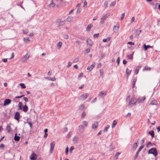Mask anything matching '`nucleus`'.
Masks as SVG:
<instances>
[{"label":"nucleus","mask_w":160,"mask_h":160,"mask_svg":"<svg viewBox=\"0 0 160 160\" xmlns=\"http://www.w3.org/2000/svg\"><path fill=\"white\" fill-rule=\"evenodd\" d=\"M62 42L60 41L57 44V47L58 48V49H60L62 45Z\"/></svg>","instance_id":"obj_24"},{"label":"nucleus","mask_w":160,"mask_h":160,"mask_svg":"<svg viewBox=\"0 0 160 160\" xmlns=\"http://www.w3.org/2000/svg\"><path fill=\"white\" fill-rule=\"evenodd\" d=\"M125 14L124 12L122 14L121 17V20H122L123 19L124 17L125 16Z\"/></svg>","instance_id":"obj_50"},{"label":"nucleus","mask_w":160,"mask_h":160,"mask_svg":"<svg viewBox=\"0 0 160 160\" xmlns=\"http://www.w3.org/2000/svg\"><path fill=\"white\" fill-rule=\"evenodd\" d=\"M89 96V94L87 93H84L82 94L79 98V99L82 101H83L86 99Z\"/></svg>","instance_id":"obj_5"},{"label":"nucleus","mask_w":160,"mask_h":160,"mask_svg":"<svg viewBox=\"0 0 160 160\" xmlns=\"http://www.w3.org/2000/svg\"><path fill=\"white\" fill-rule=\"evenodd\" d=\"M117 123V122L115 120L113 121L112 125V128H114Z\"/></svg>","instance_id":"obj_37"},{"label":"nucleus","mask_w":160,"mask_h":160,"mask_svg":"<svg viewBox=\"0 0 160 160\" xmlns=\"http://www.w3.org/2000/svg\"><path fill=\"white\" fill-rule=\"evenodd\" d=\"M84 130V127L82 125L79 126V131L81 133H83Z\"/></svg>","instance_id":"obj_13"},{"label":"nucleus","mask_w":160,"mask_h":160,"mask_svg":"<svg viewBox=\"0 0 160 160\" xmlns=\"http://www.w3.org/2000/svg\"><path fill=\"white\" fill-rule=\"evenodd\" d=\"M84 108V105L82 104L80 105L79 107V108L81 110H83Z\"/></svg>","instance_id":"obj_47"},{"label":"nucleus","mask_w":160,"mask_h":160,"mask_svg":"<svg viewBox=\"0 0 160 160\" xmlns=\"http://www.w3.org/2000/svg\"><path fill=\"white\" fill-rule=\"evenodd\" d=\"M4 146L3 144H2L0 145V149H2L4 148Z\"/></svg>","instance_id":"obj_62"},{"label":"nucleus","mask_w":160,"mask_h":160,"mask_svg":"<svg viewBox=\"0 0 160 160\" xmlns=\"http://www.w3.org/2000/svg\"><path fill=\"white\" fill-rule=\"evenodd\" d=\"M72 19H73L72 17L68 16L67 19V20L68 22H70L72 20Z\"/></svg>","instance_id":"obj_33"},{"label":"nucleus","mask_w":160,"mask_h":160,"mask_svg":"<svg viewBox=\"0 0 160 160\" xmlns=\"http://www.w3.org/2000/svg\"><path fill=\"white\" fill-rule=\"evenodd\" d=\"M95 62H93L91 66H88L87 67V70L91 71L95 67Z\"/></svg>","instance_id":"obj_12"},{"label":"nucleus","mask_w":160,"mask_h":160,"mask_svg":"<svg viewBox=\"0 0 160 160\" xmlns=\"http://www.w3.org/2000/svg\"><path fill=\"white\" fill-rule=\"evenodd\" d=\"M92 27V25L91 24H89L88 25L86 28V30L88 31H89L90 30V28H91Z\"/></svg>","instance_id":"obj_32"},{"label":"nucleus","mask_w":160,"mask_h":160,"mask_svg":"<svg viewBox=\"0 0 160 160\" xmlns=\"http://www.w3.org/2000/svg\"><path fill=\"white\" fill-rule=\"evenodd\" d=\"M22 103L21 102H19L18 105V109L19 110L22 109Z\"/></svg>","instance_id":"obj_31"},{"label":"nucleus","mask_w":160,"mask_h":160,"mask_svg":"<svg viewBox=\"0 0 160 160\" xmlns=\"http://www.w3.org/2000/svg\"><path fill=\"white\" fill-rule=\"evenodd\" d=\"M79 61V58H76L74 59L73 61V63H76L78 62Z\"/></svg>","instance_id":"obj_39"},{"label":"nucleus","mask_w":160,"mask_h":160,"mask_svg":"<svg viewBox=\"0 0 160 160\" xmlns=\"http://www.w3.org/2000/svg\"><path fill=\"white\" fill-rule=\"evenodd\" d=\"M150 104L152 105H156L157 104V102L156 100H154L151 102Z\"/></svg>","instance_id":"obj_35"},{"label":"nucleus","mask_w":160,"mask_h":160,"mask_svg":"<svg viewBox=\"0 0 160 160\" xmlns=\"http://www.w3.org/2000/svg\"><path fill=\"white\" fill-rule=\"evenodd\" d=\"M28 108L26 104H25L23 108V110L25 112H27L28 110Z\"/></svg>","instance_id":"obj_26"},{"label":"nucleus","mask_w":160,"mask_h":160,"mask_svg":"<svg viewBox=\"0 0 160 160\" xmlns=\"http://www.w3.org/2000/svg\"><path fill=\"white\" fill-rule=\"evenodd\" d=\"M142 66L140 65H139L136 68L135 70V73L136 74H138V71L140 68H141Z\"/></svg>","instance_id":"obj_21"},{"label":"nucleus","mask_w":160,"mask_h":160,"mask_svg":"<svg viewBox=\"0 0 160 160\" xmlns=\"http://www.w3.org/2000/svg\"><path fill=\"white\" fill-rule=\"evenodd\" d=\"M151 69V68L148 67H145L144 69V70H150Z\"/></svg>","instance_id":"obj_51"},{"label":"nucleus","mask_w":160,"mask_h":160,"mask_svg":"<svg viewBox=\"0 0 160 160\" xmlns=\"http://www.w3.org/2000/svg\"><path fill=\"white\" fill-rule=\"evenodd\" d=\"M20 138V137L17 135V134L16 133L14 138V139L16 141H19Z\"/></svg>","instance_id":"obj_27"},{"label":"nucleus","mask_w":160,"mask_h":160,"mask_svg":"<svg viewBox=\"0 0 160 160\" xmlns=\"http://www.w3.org/2000/svg\"><path fill=\"white\" fill-rule=\"evenodd\" d=\"M55 6L57 7L58 6V5L57 4L56 2L54 0H51V2L49 4L48 7L50 8H53Z\"/></svg>","instance_id":"obj_6"},{"label":"nucleus","mask_w":160,"mask_h":160,"mask_svg":"<svg viewBox=\"0 0 160 160\" xmlns=\"http://www.w3.org/2000/svg\"><path fill=\"white\" fill-rule=\"evenodd\" d=\"M11 100L10 99H6L4 101L3 105L4 106H7L10 104L11 103Z\"/></svg>","instance_id":"obj_9"},{"label":"nucleus","mask_w":160,"mask_h":160,"mask_svg":"<svg viewBox=\"0 0 160 160\" xmlns=\"http://www.w3.org/2000/svg\"><path fill=\"white\" fill-rule=\"evenodd\" d=\"M143 48L144 51H146L148 48H152V47L150 46V45L146 46L145 44L143 45Z\"/></svg>","instance_id":"obj_23"},{"label":"nucleus","mask_w":160,"mask_h":160,"mask_svg":"<svg viewBox=\"0 0 160 160\" xmlns=\"http://www.w3.org/2000/svg\"><path fill=\"white\" fill-rule=\"evenodd\" d=\"M152 146V144L150 142H149L146 145V146H147V148H149L150 146Z\"/></svg>","instance_id":"obj_44"},{"label":"nucleus","mask_w":160,"mask_h":160,"mask_svg":"<svg viewBox=\"0 0 160 160\" xmlns=\"http://www.w3.org/2000/svg\"><path fill=\"white\" fill-rule=\"evenodd\" d=\"M146 99L145 96L143 97L139 96L136 100V102L138 103H141L143 102Z\"/></svg>","instance_id":"obj_3"},{"label":"nucleus","mask_w":160,"mask_h":160,"mask_svg":"<svg viewBox=\"0 0 160 160\" xmlns=\"http://www.w3.org/2000/svg\"><path fill=\"white\" fill-rule=\"evenodd\" d=\"M131 71V70H129L127 68L126 69V72L127 74V78H128L129 75L130 74Z\"/></svg>","instance_id":"obj_22"},{"label":"nucleus","mask_w":160,"mask_h":160,"mask_svg":"<svg viewBox=\"0 0 160 160\" xmlns=\"http://www.w3.org/2000/svg\"><path fill=\"white\" fill-rule=\"evenodd\" d=\"M20 117V114L19 112H16L14 116V118L17 121H19Z\"/></svg>","instance_id":"obj_11"},{"label":"nucleus","mask_w":160,"mask_h":160,"mask_svg":"<svg viewBox=\"0 0 160 160\" xmlns=\"http://www.w3.org/2000/svg\"><path fill=\"white\" fill-rule=\"evenodd\" d=\"M72 141L74 143L77 144L79 141V138L77 136H75L72 139Z\"/></svg>","instance_id":"obj_8"},{"label":"nucleus","mask_w":160,"mask_h":160,"mask_svg":"<svg viewBox=\"0 0 160 160\" xmlns=\"http://www.w3.org/2000/svg\"><path fill=\"white\" fill-rule=\"evenodd\" d=\"M49 80H50L52 81H56V79L55 77H53L52 78H50V79H49Z\"/></svg>","instance_id":"obj_61"},{"label":"nucleus","mask_w":160,"mask_h":160,"mask_svg":"<svg viewBox=\"0 0 160 160\" xmlns=\"http://www.w3.org/2000/svg\"><path fill=\"white\" fill-rule=\"evenodd\" d=\"M37 156L36 154L34 153H33L31 155L30 158V159L31 160H36V157Z\"/></svg>","instance_id":"obj_17"},{"label":"nucleus","mask_w":160,"mask_h":160,"mask_svg":"<svg viewBox=\"0 0 160 160\" xmlns=\"http://www.w3.org/2000/svg\"><path fill=\"white\" fill-rule=\"evenodd\" d=\"M23 99L26 102H28V98L26 97H24Z\"/></svg>","instance_id":"obj_64"},{"label":"nucleus","mask_w":160,"mask_h":160,"mask_svg":"<svg viewBox=\"0 0 160 160\" xmlns=\"http://www.w3.org/2000/svg\"><path fill=\"white\" fill-rule=\"evenodd\" d=\"M20 86L22 87V88H26V87L25 84L23 83H21L20 84Z\"/></svg>","instance_id":"obj_43"},{"label":"nucleus","mask_w":160,"mask_h":160,"mask_svg":"<svg viewBox=\"0 0 160 160\" xmlns=\"http://www.w3.org/2000/svg\"><path fill=\"white\" fill-rule=\"evenodd\" d=\"M6 130L8 132H10L11 130V128L10 125H7L6 128Z\"/></svg>","instance_id":"obj_28"},{"label":"nucleus","mask_w":160,"mask_h":160,"mask_svg":"<svg viewBox=\"0 0 160 160\" xmlns=\"http://www.w3.org/2000/svg\"><path fill=\"white\" fill-rule=\"evenodd\" d=\"M74 149V148L73 146L71 147H70V150H69L70 152H72V150H73Z\"/></svg>","instance_id":"obj_54"},{"label":"nucleus","mask_w":160,"mask_h":160,"mask_svg":"<svg viewBox=\"0 0 160 160\" xmlns=\"http://www.w3.org/2000/svg\"><path fill=\"white\" fill-rule=\"evenodd\" d=\"M81 12V9L80 8H78L77 13H79Z\"/></svg>","instance_id":"obj_55"},{"label":"nucleus","mask_w":160,"mask_h":160,"mask_svg":"<svg viewBox=\"0 0 160 160\" xmlns=\"http://www.w3.org/2000/svg\"><path fill=\"white\" fill-rule=\"evenodd\" d=\"M119 28V25L114 26L113 28V31L115 33H117Z\"/></svg>","instance_id":"obj_18"},{"label":"nucleus","mask_w":160,"mask_h":160,"mask_svg":"<svg viewBox=\"0 0 160 160\" xmlns=\"http://www.w3.org/2000/svg\"><path fill=\"white\" fill-rule=\"evenodd\" d=\"M55 145V142H52L50 145V154H51L52 153L54 149V147Z\"/></svg>","instance_id":"obj_7"},{"label":"nucleus","mask_w":160,"mask_h":160,"mask_svg":"<svg viewBox=\"0 0 160 160\" xmlns=\"http://www.w3.org/2000/svg\"><path fill=\"white\" fill-rule=\"evenodd\" d=\"M72 64V62H69L68 63V65H67V67L68 68H69L71 66Z\"/></svg>","instance_id":"obj_58"},{"label":"nucleus","mask_w":160,"mask_h":160,"mask_svg":"<svg viewBox=\"0 0 160 160\" xmlns=\"http://www.w3.org/2000/svg\"><path fill=\"white\" fill-rule=\"evenodd\" d=\"M98 35H99L98 33L95 34L93 35V37L94 38H97L98 37Z\"/></svg>","instance_id":"obj_59"},{"label":"nucleus","mask_w":160,"mask_h":160,"mask_svg":"<svg viewBox=\"0 0 160 160\" xmlns=\"http://www.w3.org/2000/svg\"><path fill=\"white\" fill-rule=\"evenodd\" d=\"M120 61V58L119 57H118L117 58V63H118V65H119Z\"/></svg>","instance_id":"obj_57"},{"label":"nucleus","mask_w":160,"mask_h":160,"mask_svg":"<svg viewBox=\"0 0 160 160\" xmlns=\"http://www.w3.org/2000/svg\"><path fill=\"white\" fill-rule=\"evenodd\" d=\"M99 72L100 75V76L102 78L103 77V71L102 69H100L99 70Z\"/></svg>","instance_id":"obj_34"},{"label":"nucleus","mask_w":160,"mask_h":160,"mask_svg":"<svg viewBox=\"0 0 160 160\" xmlns=\"http://www.w3.org/2000/svg\"><path fill=\"white\" fill-rule=\"evenodd\" d=\"M63 38L65 39H67L69 37L68 34H65L63 35Z\"/></svg>","instance_id":"obj_40"},{"label":"nucleus","mask_w":160,"mask_h":160,"mask_svg":"<svg viewBox=\"0 0 160 160\" xmlns=\"http://www.w3.org/2000/svg\"><path fill=\"white\" fill-rule=\"evenodd\" d=\"M120 153L119 152H117L115 155L114 156V158H115L116 159H117L118 158V156L120 154Z\"/></svg>","instance_id":"obj_41"},{"label":"nucleus","mask_w":160,"mask_h":160,"mask_svg":"<svg viewBox=\"0 0 160 160\" xmlns=\"http://www.w3.org/2000/svg\"><path fill=\"white\" fill-rule=\"evenodd\" d=\"M126 101L127 102L128 106L130 107H132L137 102L134 98H132L130 99V96H128L126 98Z\"/></svg>","instance_id":"obj_1"},{"label":"nucleus","mask_w":160,"mask_h":160,"mask_svg":"<svg viewBox=\"0 0 160 160\" xmlns=\"http://www.w3.org/2000/svg\"><path fill=\"white\" fill-rule=\"evenodd\" d=\"M90 48H87L86 50V51H85L86 52H85V53H89L90 52Z\"/></svg>","instance_id":"obj_52"},{"label":"nucleus","mask_w":160,"mask_h":160,"mask_svg":"<svg viewBox=\"0 0 160 160\" xmlns=\"http://www.w3.org/2000/svg\"><path fill=\"white\" fill-rule=\"evenodd\" d=\"M144 147L143 145H142L138 149L136 152V153L135 155V158H136L138 155L139 152Z\"/></svg>","instance_id":"obj_15"},{"label":"nucleus","mask_w":160,"mask_h":160,"mask_svg":"<svg viewBox=\"0 0 160 160\" xmlns=\"http://www.w3.org/2000/svg\"><path fill=\"white\" fill-rule=\"evenodd\" d=\"M149 154H153L155 157L157 155V150L156 148H152L150 149L148 152Z\"/></svg>","instance_id":"obj_4"},{"label":"nucleus","mask_w":160,"mask_h":160,"mask_svg":"<svg viewBox=\"0 0 160 160\" xmlns=\"http://www.w3.org/2000/svg\"><path fill=\"white\" fill-rule=\"evenodd\" d=\"M109 127H110L109 125H107L106 126L105 128L103 130V132H107V131H108V129L109 128Z\"/></svg>","instance_id":"obj_36"},{"label":"nucleus","mask_w":160,"mask_h":160,"mask_svg":"<svg viewBox=\"0 0 160 160\" xmlns=\"http://www.w3.org/2000/svg\"><path fill=\"white\" fill-rule=\"evenodd\" d=\"M86 115V113L85 112H83L82 113V118H83L85 117V116Z\"/></svg>","instance_id":"obj_60"},{"label":"nucleus","mask_w":160,"mask_h":160,"mask_svg":"<svg viewBox=\"0 0 160 160\" xmlns=\"http://www.w3.org/2000/svg\"><path fill=\"white\" fill-rule=\"evenodd\" d=\"M108 5V2L107 1H105L104 2V7L105 8H106Z\"/></svg>","instance_id":"obj_48"},{"label":"nucleus","mask_w":160,"mask_h":160,"mask_svg":"<svg viewBox=\"0 0 160 160\" xmlns=\"http://www.w3.org/2000/svg\"><path fill=\"white\" fill-rule=\"evenodd\" d=\"M81 42L77 40L74 42L75 45L76 47L78 48H80Z\"/></svg>","instance_id":"obj_14"},{"label":"nucleus","mask_w":160,"mask_h":160,"mask_svg":"<svg viewBox=\"0 0 160 160\" xmlns=\"http://www.w3.org/2000/svg\"><path fill=\"white\" fill-rule=\"evenodd\" d=\"M98 125V123L97 122L96 123L92 124V128L93 129H95L97 128Z\"/></svg>","instance_id":"obj_25"},{"label":"nucleus","mask_w":160,"mask_h":160,"mask_svg":"<svg viewBox=\"0 0 160 160\" xmlns=\"http://www.w3.org/2000/svg\"><path fill=\"white\" fill-rule=\"evenodd\" d=\"M23 40L25 42H26L27 41H30L29 38H23Z\"/></svg>","instance_id":"obj_46"},{"label":"nucleus","mask_w":160,"mask_h":160,"mask_svg":"<svg viewBox=\"0 0 160 160\" xmlns=\"http://www.w3.org/2000/svg\"><path fill=\"white\" fill-rule=\"evenodd\" d=\"M29 56L28 54H26L22 58V62H25L26 60L28 59L29 58Z\"/></svg>","instance_id":"obj_19"},{"label":"nucleus","mask_w":160,"mask_h":160,"mask_svg":"<svg viewBox=\"0 0 160 160\" xmlns=\"http://www.w3.org/2000/svg\"><path fill=\"white\" fill-rule=\"evenodd\" d=\"M141 31L140 30H137L136 32V34L138 35H139L140 33L141 32Z\"/></svg>","instance_id":"obj_45"},{"label":"nucleus","mask_w":160,"mask_h":160,"mask_svg":"<svg viewBox=\"0 0 160 160\" xmlns=\"http://www.w3.org/2000/svg\"><path fill=\"white\" fill-rule=\"evenodd\" d=\"M135 18L134 17H132L131 19V23H132L133 22L135 21Z\"/></svg>","instance_id":"obj_63"},{"label":"nucleus","mask_w":160,"mask_h":160,"mask_svg":"<svg viewBox=\"0 0 160 160\" xmlns=\"http://www.w3.org/2000/svg\"><path fill=\"white\" fill-rule=\"evenodd\" d=\"M57 23L59 26H63L64 25L65 23V22L63 21H62L60 19H58L57 21Z\"/></svg>","instance_id":"obj_10"},{"label":"nucleus","mask_w":160,"mask_h":160,"mask_svg":"<svg viewBox=\"0 0 160 160\" xmlns=\"http://www.w3.org/2000/svg\"><path fill=\"white\" fill-rule=\"evenodd\" d=\"M87 44L90 46H92L93 44V42L90 39H88L87 40Z\"/></svg>","instance_id":"obj_20"},{"label":"nucleus","mask_w":160,"mask_h":160,"mask_svg":"<svg viewBox=\"0 0 160 160\" xmlns=\"http://www.w3.org/2000/svg\"><path fill=\"white\" fill-rule=\"evenodd\" d=\"M82 123L85 126V127L88 126V122L86 121H84L82 122Z\"/></svg>","instance_id":"obj_30"},{"label":"nucleus","mask_w":160,"mask_h":160,"mask_svg":"<svg viewBox=\"0 0 160 160\" xmlns=\"http://www.w3.org/2000/svg\"><path fill=\"white\" fill-rule=\"evenodd\" d=\"M137 143H138L137 142H135L133 144V148H134L135 150L136 149V148H137V146H138Z\"/></svg>","instance_id":"obj_38"},{"label":"nucleus","mask_w":160,"mask_h":160,"mask_svg":"<svg viewBox=\"0 0 160 160\" xmlns=\"http://www.w3.org/2000/svg\"><path fill=\"white\" fill-rule=\"evenodd\" d=\"M132 55H133V54H132L131 55H128V58L129 59H132L133 58Z\"/></svg>","instance_id":"obj_56"},{"label":"nucleus","mask_w":160,"mask_h":160,"mask_svg":"<svg viewBox=\"0 0 160 160\" xmlns=\"http://www.w3.org/2000/svg\"><path fill=\"white\" fill-rule=\"evenodd\" d=\"M106 94L107 93L106 92H104V91H101L99 93L98 96L101 98H103V96H106Z\"/></svg>","instance_id":"obj_16"},{"label":"nucleus","mask_w":160,"mask_h":160,"mask_svg":"<svg viewBox=\"0 0 160 160\" xmlns=\"http://www.w3.org/2000/svg\"><path fill=\"white\" fill-rule=\"evenodd\" d=\"M28 29L24 30H23V33L24 34H26L28 32Z\"/></svg>","instance_id":"obj_53"},{"label":"nucleus","mask_w":160,"mask_h":160,"mask_svg":"<svg viewBox=\"0 0 160 160\" xmlns=\"http://www.w3.org/2000/svg\"><path fill=\"white\" fill-rule=\"evenodd\" d=\"M137 78H135L133 79V85H132V87L133 88H134V85L135 84V83L136 82V81L137 80Z\"/></svg>","instance_id":"obj_42"},{"label":"nucleus","mask_w":160,"mask_h":160,"mask_svg":"<svg viewBox=\"0 0 160 160\" xmlns=\"http://www.w3.org/2000/svg\"><path fill=\"white\" fill-rule=\"evenodd\" d=\"M116 1H113L112 2L110 5V6H114L115 4H116Z\"/></svg>","instance_id":"obj_49"},{"label":"nucleus","mask_w":160,"mask_h":160,"mask_svg":"<svg viewBox=\"0 0 160 160\" xmlns=\"http://www.w3.org/2000/svg\"><path fill=\"white\" fill-rule=\"evenodd\" d=\"M148 133L150 134L152 138H153L154 137V131L152 130L148 132Z\"/></svg>","instance_id":"obj_29"},{"label":"nucleus","mask_w":160,"mask_h":160,"mask_svg":"<svg viewBox=\"0 0 160 160\" xmlns=\"http://www.w3.org/2000/svg\"><path fill=\"white\" fill-rule=\"evenodd\" d=\"M109 16V13H107L105 15H103L101 18L100 21V24H103L104 23V21Z\"/></svg>","instance_id":"obj_2"}]
</instances>
